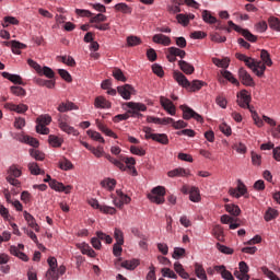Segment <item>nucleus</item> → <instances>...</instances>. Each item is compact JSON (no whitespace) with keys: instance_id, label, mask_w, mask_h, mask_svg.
I'll list each match as a JSON object with an SVG mask.
<instances>
[{"instance_id":"1","label":"nucleus","mask_w":280,"mask_h":280,"mask_svg":"<svg viewBox=\"0 0 280 280\" xmlns=\"http://www.w3.org/2000/svg\"><path fill=\"white\" fill-rule=\"evenodd\" d=\"M174 80L179 84V86H183V89H186V91H190V93H196V91H200L205 86L203 81L200 80H194L192 82H189L187 77L183 74V72H174L173 74Z\"/></svg>"},{"instance_id":"2","label":"nucleus","mask_w":280,"mask_h":280,"mask_svg":"<svg viewBox=\"0 0 280 280\" xmlns=\"http://www.w3.org/2000/svg\"><path fill=\"white\" fill-rule=\"evenodd\" d=\"M36 124V132H38V135H49V128H47V126L51 124V116L42 115L37 117Z\"/></svg>"},{"instance_id":"3","label":"nucleus","mask_w":280,"mask_h":280,"mask_svg":"<svg viewBox=\"0 0 280 280\" xmlns=\"http://www.w3.org/2000/svg\"><path fill=\"white\" fill-rule=\"evenodd\" d=\"M69 116L67 115H60L58 118V127L62 132H66V135H72L73 137H78L80 132L74 128L69 125Z\"/></svg>"},{"instance_id":"4","label":"nucleus","mask_w":280,"mask_h":280,"mask_svg":"<svg viewBox=\"0 0 280 280\" xmlns=\"http://www.w3.org/2000/svg\"><path fill=\"white\" fill-rule=\"evenodd\" d=\"M148 198L149 200H151V202H154L155 205H163V202H165V187H154Z\"/></svg>"},{"instance_id":"5","label":"nucleus","mask_w":280,"mask_h":280,"mask_svg":"<svg viewBox=\"0 0 280 280\" xmlns=\"http://www.w3.org/2000/svg\"><path fill=\"white\" fill-rule=\"evenodd\" d=\"M126 106L129 108V110H127L129 117L130 115L131 117H141L140 113H145V110H148V106H145L143 103L129 102L126 103Z\"/></svg>"},{"instance_id":"6","label":"nucleus","mask_w":280,"mask_h":280,"mask_svg":"<svg viewBox=\"0 0 280 280\" xmlns=\"http://www.w3.org/2000/svg\"><path fill=\"white\" fill-rule=\"evenodd\" d=\"M179 108L180 110H183V119H195L196 121H199V124H202V121H205L200 114L196 113V110H194L191 107L187 105H180Z\"/></svg>"},{"instance_id":"7","label":"nucleus","mask_w":280,"mask_h":280,"mask_svg":"<svg viewBox=\"0 0 280 280\" xmlns=\"http://www.w3.org/2000/svg\"><path fill=\"white\" fill-rule=\"evenodd\" d=\"M237 104L241 108H248L250 113H253V107H250V95L246 90H242L240 95H237Z\"/></svg>"},{"instance_id":"8","label":"nucleus","mask_w":280,"mask_h":280,"mask_svg":"<svg viewBox=\"0 0 280 280\" xmlns=\"http://www.w3.org/2000/svg\"><path fill=\"white\" fill-rule=\"evenodd\" d=\"M117 198H114L113 202L118 209H124V205H130V197L121 190H116Z\"/></svg>"},{"instance_id":"9","label":"nucleus","mask_w":280,"mask_h":280,"mask_svg":"<svg viewBox=\"0 0 280 280\" xmlns=\"http://www.w3.org/2000/svg\"><path fill=\"white\" fill-rule=\"evenodd\" d=\"M21 250H25V245L19 244L18 246L12 245L10 247V253L14 257H19V259H22V261H30V258L27 255Z\"/></svg>"},{"instance_id":"10","label":"nucleus","mask_w":280,"mask_h":280,"mask_svg":"<svg viewBox=\"0 0 280 280\" xmlns=\"http://www.w3.org/2000/svg\"><path fill=\"white\" fill-rule=\"evenodd\" d=\"M49 187H50V189H54L55 191H63V194H71V189H73V186H71V185L65 186V184H62L56 179L50 180Z\"/></svg>"},{"instance_id":"11","label":"nucleus","mask_w":280,"mask_h":280,"mask_svg":"<svg viewBox=\"0 0 280 280\" xmlns=\"http://www.w3.org/2000/svg\"><path fill=\"white\" fill-rule=\"evenodd\" d=\"M49 187H50V189H54L55 191H63V194H71V189H73V186H71V185L65 186V184H62L56 179L50 180Z\"/></svg>"},{"instance_id":"12","label":"nucleus","mask_w":280,"mask_h":280,"mask_svg":"<svg viewBox=\"0 0 280 280\" xmlns=\"http://www.w3.org/2000/svg\"><path fill=\"white\" fill-rule=\"evenodd\" d=\"M238 78L245 86H255V81L253 80V77L246 71L244 68H241L238 70Z\"/></svg>"},{"instance_id":"13","label":"nucleus","mask_w":280,"mask_h":280,"mask_svg":"<svg viewBox=\"0 0 280 280\" xmlns=\"http://www.w3.org/2000/svg\"><path fill=\"white\" fill-rule=\"evenodd\" d=\"M160 103L162 108H164V110H166V113H168V115H176V106H174V103L172 101H170V98L165 97V96H161L160 97Z\"/></svg>"},{"instance_id":"14","label":"nucleus","mask_w":280,"mask_h":280,"mask_svg":"<svg viewBox=\"0 0 280 280\" xmlns=\"http://www.w3.org/2000/svg\"><path fill=\"white\" fill-rule=\"evenodd\" d=\"M117 91L122 100H130L131 95L135 93V88L130 84H125L122 86H118Z\"/></svg>"},{"instance_id":"15","label":"nucleus","mask_w":280,"mask_h":280,"mask_svg":"<svg viewBox=\"0 0 280 280\" xmlns=\"http://www.w3.org/2000/svg\"><path fill=\"white\" fill-rule=\"evenodd\" d=\"M4 108H7V110H12L13 113L23 114V113H27L30 107L25 104L16 105L13 103H5Z\"/></svg>"},{"instance_id":"16","label":"nucleus","mask_w":280,"mask_h":280,"mask_svg":"<svg viewBox=\"0 0 280 280\" xmlns=\"http://www.w3.org/2000/svg\"><path fill=\"white\" fill-rule=\"evenodd\" d=\"M2 78L5 80H9L13 84H20L21 86H25V83L23 82V78L19 74H11L10 72H2Z\"/></svg>"},{"instance_id":"17","label":"nucleus","mask_w":280,"mask_h":280,"mask_svg":"<svg viewBox=\"0 0 280 280\" xmlns=\"http://www.w3.org/2000/svg\"><path fill=\"white\" fill-rule=\"evenodd\" d=\"M153 43H156L158 45H164V47H168V45H172V39L164 34H155L153 36Z\"/></svg>"},{"instance_id":"18","label":"nucleus","mask_w":280,"mask_h":280,"mask_svg":"<svg viewBox=\"0 0 280 280\" xmlns=\"http://www.w3.org/2000/svg\"><path fill=\"white\" fill-rule=\"evenodd\" d=\"M214 270H215V272H220L222 279H224V280H235V278L233 277V273H231V271L226 270V267H224V265L214 266Z\"/></svg>"},{"instance_id":"19","label":"nucleus","mask_w":280,"mask_h":280,"mask_svg":"<svg viewBox=\"0 0 280 280\" xmlns=\"http://www.w3.org/2000/svg\"><path fill=\"white\" fill-rule=\"evenodd\" d=\"M24 219L26 220L28 226H31V229L36 231V233L40 231V226H38V223H36V219H34V217L30 214V212L27 211L24 212Z\"/></svg>"},{"instance_id":"20","label":"nucleus","mask_w":280,"mask_h":280,"mask_svg":"<svg viewBox=\"0 0 280 280\" xmlns=\"http://www.w3.org/2000/svg\"><path fill=\"white\" fill-rule=\"evenodd\" d=\"M179 65V69L186 73V75H191V73H194V71H196V69L191 66V63L185 61V60H180L178 61Z\"/></svg>"},{"instance_id":"21","label":"nucleus","mask_w":280,"mask_h":280,"mask_svg":"<svg viewBox=\"0 0 280 280\" xmlns=\"http://www.w3.org/2000/svg\"><path fill=\"white\" fill-rule=\"evenodd\" d=\"M253 72L258 78H264V73H266V63H264L261 61H255V66H254Z\"/></svg>"},{"instance_id":"22","label":"nucleus","mask_w":280,"mask_h":280,"mask_svg":"<svg viewBox=\"0 0 280 280\" xmlns=\"http://www.w3.org/2000/svg\"><path fill=\"white\" fill-rule=\"evenodd\" d=\"M152 141H156L158 143H162V145H167L170 143V138L165 133H155L149 136Z\"/></svg>"},{"instance_id":"23","label":"nucleus","mask_w":280,"mask_h":280,"mask_svg":"<svg viewBox=\"0 0 280 280\" xmlns=\"http://www.w3.org/2000/svg\"><path fill=\"white\" fill-rule=\"evenodd\" d=\"M57 110H59V113H69V110H78V106H75V104L72 102H66L59 104Z\"/></svg>"},{"instance_id":"24","label":"nucleus","mask_w":280,"mask_h":280,"mask_svg":"<svg viewBox=\"0 0 280 280\" xmlns=\"http://www.w3.org/2000/svg\"><path fill=\"white\" fill-rule=\"evenodd\" d=\"M95 108H110V102H108L104 96H98L94 101Z\"/></svg>"},{"instance_id":"25","label":"nucleus","mask_w":280,"mask_h":280,"mask_svg":"<svg viewBox=\"0 0 280 280\" xmlns=\"http://www.w3.org/2000/svg\"><path fill=\"white\" fill-rule=\"evenodd\" d=\"M7 174H8L7 176H11V178H21V175L23 173L21 172V168H19L16 164H13L9 167Z\"/></svg>"},{"instance_id":"26","label":"nucleus","mask_w":280,"mask_h":280,"mask_svg":"<svg viewBox=\"0 0 280 280\" xmlns=\"http://www.w3.org/2000/svg\"><path fill=\"white\" fill-rule=\"evenodd\" d=\"M225 211L230 213V215H234V218H237L242 213V210L240 209V206L228 203L225 205Z\"/></svg>"},{"instance_id":"27","label":"nucleus","mask_w":280,"mask_h":280,"mask_svg":"<svg viewBox=\"0 0 280 280\" xmlns=\"http://www.w3.org/2000/svg\"><path fill=\"white\" fill-rule=\"evenodd\" d=\"M189 200H191V202H200V189H198V187H190Z\"/></svg>"},{"instance_id":"28","label":"nucleus","mask_w":280,"mask_h":280,"mask_svg":"<svg viewBox=\"0 0 280 280\" xmlns=\"http://www.w3.org/2000/svg\"><path fill=\"white\" fill-rule=\"evenodd\" d=\"M116 185L117 180L113 178H105L101 182V186L104 187L105 189H108V191H113Z\"/></svg>"},{"instance_id":"29","label":"nucleus","mask_w":280,"mask_h":280,"mask_svg":"<svg viewBox=\"0 0 280 280\" xmlns=\"http://www.w3.org/2000/svg\"><path fill=\"white\" fill-rule=\"evenodd\" d=\"M174 270L182 277V279H189V273L185 271V268H183V265L178 261L174 264Z\"/></svg>"},{"instance_id":"30","label":"nucleus","mask_w":280,"mask_h":280,"mask_svg":"<svg viewBox=\"0 0 280 280\" xmlns=\"http://www.w3.org/2000/svg\"><path fill=\"white\" fill-rule=\"evenodd\" d=\"M167 176H170V178H174L176 176H189V171L179 167V168H175L173 171H170L167 173Z\"/></svg>"},{"instance_id":"31","label":"nucleus","mask_w":280,"mask_h":280,"mask_svg":"<svg viewBox=\"0 0 280 280\" xmlns=\"http://www.w3.org/2000/svg\"><path fill=\"white\" fill-rule=\"evenodd\" d=\"M121 268H125L126 270H135L137 266H139V260L131 259V260H125L120 264Z\"/></svg>"},{"instance_id":"32","label":"nucleus","mask_w":280,"mask_h":280,"mask_svg":"<svg viewBox=\"0 0 280 280\" xmlns=\"http://www.w3.org/2000/svg\"><path fill=\"white\" fill-rule=\"evenodd\" d=\"M63 141L65 140H62V138H59L58 136H55V135H50L48 137V143H50L52 148H60Z\"/></svg>"},{"instance_id":"33","label":"nucleus","mask_w":280,"mask_h":280,"mask_svg":"<svg viewBox=\"0 0 280 280\" xmlns=\"http://www.w3.org/2000/svg\"><path fill=\"white\" fill-rule=\"evenodd\" d=\"M57 60L63 65H68V67H75V59L71 56H58Z\"/></svg>"},{"instance_id":"34","label":"nucleus","mask_w":280,"mask_h":280,"mask_svg":"<svg viewBox=\"0 0 280 280\" xmlns=\"http://www.w3.org/2000/svg\"><path fill=\"white\" fill-rule=\"evenodd\" d=\"M202 20L205 21V23H210V25L218 23V19L211 15V12H209L208 10L202 11Z\"/></svg>"},{"instance_id":"35","label":"nucleus","mask_w":280,"mask_h":280,"mask_svg":"<svg viewBox=\"0 0 280 280\" xmlns=\"http://www.w3.org/2000/svg\"><path fill=\"white\" fill-rule=\"evenodd\" d=\"M27 47L25 44L16 40H11V49L13 54H21V49H25Z\"/></svg>"},{"instance_id":"36","label":"nucleus","mask_w":280,"mask_h":280,"mask_svg":"<svg viewBox=\"0 0 280 280\" xmlns=\"http://www.w3.org/2000/svg\"><path fill=\"white\" fill-rule=\"evenodd\" d=\"M28 170L33 176H38L40 174H45V171H42L40 167L38 166V163L32 162L28 164Z\"/></svg>"},{"instance_id":"37","label":"nucleus","mask_w":280,"mask_h":280,"mask_svg":"<svg viewBox=\"0 0 280 280\" xmlns=\"http://www.w3.org/2000/svg\"><path fill=\"white\" fill-rule=\"evenodd\" d=\"M105 159L109 161V163H113L116 167H119L121 172H126V164L117 161V159L110 156V154H105Z\"/></svg>"},{"instance_id":"38","label":"nucleus","mask_w":280,"mask_h":280,"mask_svg":"<svg viewBox=\"0 0 280 280\" xmlns=\"http://www.w3.org/2000/svg\"><path fill=\"white\" fill-rule=\"evenodd\" d=\"M260 58L264 65H266L267 67H272V59L270 58V54L268 52V50L262 49L260 51Z\"/></svg>"},{"instance_id":"39","label":"nucleus","mask_w":280,"mask_h":280,"mask_svg":"<svg viewBox=\"0 0 280 280\" xmlns=\"http://www.w3.org/2000/svg\"><path fill=\"white\" fill-rule=\"evenodd\" d=\"M115 10L122 12V14H132V8L124 2L116 4Z\"/></svg>"},{"instance_id":"40","label":"nucleus","mask_w":280,"mask_h":280,"mask_svg":"<svg viewBox=\"0 0 280 280\" xmlns=\"http://www.w3.org/2000/svg\"><path fill=\"white\" fill-rule=\"evenodd\" d=\"M59 167L60 170H63V172H69V170H73V163L67 160V158H63L59 161Z\"/></svg>"},{"instance_id":"41","label":"nucleus","mask_w":280,"mask_h":280,"mask_svg":"<svg viewBox=\"0 0 280 280\" xmlns=\"http://www.w3.org/2000/svg\"><path fill=\"white\" fill-rule=\"evenodd\" d=\"M240 34H242V36H244V38H246V40L249 43H257V36L250 33V31L242 28Z\"/></svg>"},{"instance_id":"42","label":"nucleus","mask_w":280,"mask_h":280,"mask_svg":"<svg viewBox=\"0 0 280 280\" xmlns=\"http://www.w3.org/2000/svg\"><path fill=\"white\" fill-rule=\"evenodd\" d=\"M221 74L223 75V78H225V80H228L232 84L240 86V81H237V79L233 77V73H231V71L224 70V71H221Z\"/></svg>"},{"instance_id":"43","label":"nucleus","mask_w":280,"mask_h":280,"mask_svg":"<svg viewBox=\"0 0 280 280\" xmlns=\"http://www.w3.org/2000/svg\"><path fill=\"white\" fill-rule=\"evenodd\" d=\"M107 19L108 18L106 15L98 13L90 19V23H92L93 25H97L100 23L106 22Z\"/></svg>"},{"instance_id":"44","label":"nucleus","mask_w":280,"mask_h":280,"mask_svg":"<svg viewBox=\"0 0 280 280\" xmlns=\"http://www.w3.org/2000/svg\"><path fill=\"white\" fill-rule=\"evenodd\" d=\"M168 54H172L173 56H175L176 58H185V56H187V52H185V50L180 49V48H176V47H170L167 49Z\"/></svg>"},{"instance_id":"45","label":"nucleus","mask_w":280,"mask_h":280,"mask_svg":"<svg viewBox=\"0 0 280 280\" xmlns=\"http://www.w3.org/2000/svg\"><path fill=\"white\" fill-rule=\"evenodd\" d=\"M10 91L13 95H16V97H25V95H27V92L25 91V89L21 88V86H11Z\"/></svg>"},{"instance_id":"46","label":"nucleus","mask_w":280,"mask_h":280,"mask_svg":"<svg viewBox=\"0 0 280 280\" xmlns=\"http://www.w3.org/2000/svg\"><path fill=\"white\" fill-rule=\"evenodd\" d=\"M279 217V211L269 208L266 213H265V220L266 222H270L271 220H275L276 218Z\"/></svg>"},{"instance_id":"47","label":"nucleus","mask_w":280,"mask_h":280,"mask_svg":"<svg viewBox=\"0 0 280 280\" xmlns=\"http://www.w3.org/2000/svg\"><path fill=\"white\" fill-rule=\"evenodd\" d=\"M269 27L271 30H276V32H280V21L279 18L270 16L268 19Z\"/></svg>"},{"instance_id":"48","label":"nucleus","mask_w":280,"mask_h":280,"mask_svg":"<svg viewBox=\"0 0 280 280\" xmlns=\"http://www.w3.org/2000/svg\"><path fill=\"white\" fill-rule=\"evenodd\" d=\"M38 75H45L46 78H49V80H52V78L56 77V72L47 66L42 68V72L38 73Z\"/></svg>"},{"instance_id":"49","label":"nucleus","mask_w":280,"mask_h":280,"mask_svg":"<svg viewBox=\"0 0 280 280\" xmlns=\"http://www.w3.org/2000/svg\"><path fill=\"white\" fill-rule=\"evenodd\" d=\"M195 272L198 279L207 280V272L205 271V268H202L201 265H198V264L195 265Z\"/></svg>"},{"instance_id":"50","label":"nucleus","mask_w":280,"mask_h":280,"mask_svg":"<svg viewBox=\"0 0 280 280\" xmlns=\"http://www.w3.org/2000/svg\"><path fill=\"white\" fill-rule=\"evenodd\" d=\"M45 278H46L47 280H58V279H60V276L58 275L57 269L49 268V269L46 271Z\"/></svg>"},{"instance_id":"51","label":"nucleus","mask_w":280,"mask_h":280,"mask_svg":"<svg viewBox=\"0 0 280 280\" xmlns=\"http://www.w3.org/2000/svg\"><path fill=\"white\" fill-rule=\"evenodd\" d=\"M261 272L270 280H280L279 276H277L272 270L268 269V267H261Z\"/></svg>"},{"instance_id":"52","label":"nucleus","mask_w":280,"mask_h":280,"mask_svg":"<svg viewBox=\"0 0 280 280\" xmlns=\"http://www.w3.org/2000/svg\"><path fill=\"white\" fill-rule=\"evenodd\" d=\"M96 237L100 242H105L107 244H113V237L104 232H96Z\"/></svg>"},{"instance_id":"53","label":"nucleus","mask_w":280,"mask_h":280,"mask_svg":"<svg viewBox=\"0 0 280 280\" xmlns=\"http://www.w3.org/2000/svg\"><path fill=\"white\" fill-rule=\"evenodd\" d=\"M30 154L33 159H35V161H45V153H43L38 150L31 149Z\"/></svg>"},{"instance_id":"54","label":"nucleus","mask_w":280,"mask_h":280,"mask_svg":"<svg viewBox=\"0 0 280 280\" xmlns=\"http://www.w3.org/2000/svg\"><path fill=\"white\" fill-rule=\"evenodd\" d=\"M89 137H91V139H93L94 141H98V143H105L104 138L102 137V135L97 131H93V130H89L88 131Z\"/></svg>"},{"instance_id":"55","label":"nucleus","mask_w":280,"mask_h":280,"mask_svg":"<svg viewBox=\"0 0 280 280\" xmlns=\"http://www.w3.org/2000/svg\"><path fill=\"white\" fill-rule=\"evenodd\" d=\"M23 142L27 143V145H32V148H38V145H39L38 140L36 138H32L30 136H24Z\"/></svg>"},{"instance_id":"56","label":"nucleus","mask_w":280,"mask_h":280,"mask_svg":"<svg viewBox=\"0 0 280 280\" xmlns=\"http://www.w3.org/2000/svg\"><path fill=\"white\" fill-rule=\"evenodd\" d=\"M113 75L115 80H118L119 82H126V75H124V72L119 68H115L113 70Z\"/></svg>"},{"instance_id":"57","label":"nucleus","mask_w":280,"mask_h":280,"mask_svg":"<svg viewBox=\"0 0 280 280\" xmlns=\"http://www.w3.org/2000/svg\"><path fill=\"white\" fill-rule=\"evenodd\" d=\"M127 45L129 47H137V45H141V38L137 36H129L127 37Z\"/></svg>"},{"instance_id":"58","label":"nucleus","mask_w":280,"mask_h":280,"mask_svg":"<svg viewBox=\"0 0 280 280\" xmlns=\"http://www.w3.org/2000/svg\"><path fill=\"white\" fill-rule=\"evenodd\" d=\"M114 237L116 240V244L124 245V232L119 229H115Z\"/></svg>"},{"instance_id":"59","label":"nucleus","mask_w":280,"mask_h":280,"mask_svg":"<svg viewBox=\"0 0 280 280\" xmlns=\"http://www.w3.org/2000/svg\"><path fill=\"white\" fill-rule=\"evenodd\" d=\"M162 275L163 277H168V279H178V276L176 275V272H174V270L170 268H163Z\"/></svg>"},{"instance_id":"60","label":"nucleus","mask_w":280,"mask_h":280,"mask_svg":"<svg viewBox=\"0 0 280 280\" xmlns=\"http://www.w3.org/2000/svg\"><path fill=\"white\" fill-rule=\"evenodd\" d=\"M9 25H19V20H16V18L13 16H5L2 26L8 27Z\"/></svg>"},{"instance_id":"61","label":"nucleus","mask_w":280,"mask_h":280,"mask_svg":"<svg viewBox=\"0 0 280 280\" xmlns=\"http://www.w3.org/2000/svg\"><path fill=\"white\" fill-rule=\"evenodd\" d=\"M255 30L256 32H259V34H264V32L268 30V23H266V21L258 22L255 24Z\"/></svg>"},{"instance_id":"62","label":"nucleus","mask_w":280,"mask_h":280,"mask_svg":"<svg viewBox=\"0 0 280 280\" xmlns=\"http://www.w3.org/2000/svg\"><path fill=\"white\" fill-rule=\"evenodd\" d=\"M58 73H59L60 78H62V80H65L66 82H72L73 81L69 71H67L65 69H59Z\"/></svg>"},{"instance_id":"63","label":"nucleus","mask_w":280,"mask_h":280,"mask_svg":"<svg viewBox=\"0 0 280 280\" xmlns=\"http://www.w3.org/2000/svg\"><path fill=\"white\" fill-rule=\"evenodd\" d=\"M130 152H131V154H136V156H145V150H143L139 147L131 145Z\"/></svg>"},{"instance_id":"64","label":"nucleus","mask_w":280,"mask_h":280,"mask_svg":"<svg viewBox=\"0 0 280 280\" xmlns=\"http://www.w3.org/2000/svg\"><path fill=\"white\" fill-rule=\"evenodd\" d=\"M82 255H88V257H95V250L89 245H84L81 249Z\"/></svg>"}]
</instances>
